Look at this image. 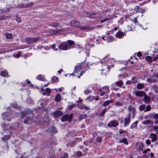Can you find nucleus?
I'll list each match as a JSON object with an SVG mask.
<instances>
[{
  "instance_id": "bf43d9fd",
  "label": "nucleus",
  "mask_w": 158,
  "mask_h": 158,
  "mask_svg": "<svg viewBox=\"0 0 158 158\" xmlns=\"http://www.w3.org/2000/svg\"><path fill=\"white\" fill-rule=\"evenodd\" d=\"M105 94V93L104 92H102L100 94V95L101 96L104 95Z\"/></svg>"
},
{
  "instance_id": "f704fd0d",
  "label": "nucleus",
  "mask_w": 158,
  "mask_h": 158,
  "mask_svg": "<svg viewBox=\"0 0 158 158\" xmlns=\"http://www.w3.org/2000/svg\"><path fill=\"white\" fill-rule=\"evenodd\" d=\"M58 78L57 77H53L52 79V83H54L57 81L58 80Z\"/></svg>"
},
{
  "instance_id": "e2e57ef3",
  "label": "nucleus",
  "mask_w": 158,
  "mask_h": 158,
  "mask_svg": "<svg viewBox=\"0 0 158 158\" xmlns=\"http://www.w3.org/2000/svg\"><path fill=\"white\" fill-rule=\"evenodd\" d=\"M63 89V88L62 87L61 88H60L59 89V91L60 92H61L62 90Z\"/></svg>"
},
{
  "instance_id": "864d4df0",
  "label": "nucleus",
  "mask_w": 158,
  "mask_h": 158,
  "mask_svg": "<svg viewBox=\"0 0 158 158\" xmlns=\"http://www.w3.org/2000/svg\"><path fill=\"white\" fill-rule=\"evenodd\" d=\"M146 143L147 145H149L151 143L150 140L149 139H148L146 140Z\"/></svg>"
},
{
  "instance_id": "aec40b11",
  "label": "nucleus",
  "mask_w": 158,
  "mask_h": 158,
  "mask_svg": "<svg viewBox=\"0 0 158 158\" xmlns=\"http://www.w3.org/2000/svg\"><path fill=\"white\" fill-rule=\"evenodd\" d=\"M122 142L126 145L128 144V142L127 138H124L122 140H120L119 141V143H121Z\"/></svg>"
},
{
  "instance_id": "cd10ccee",
  "label": "nucleus",
  "mask_w": 158,
  "mask_h": 158,
  "mask_svg": "<svg viewBox=\"0 0 158 158\" xmlns=\"http://www.w3.org/2000/svg\"><path fill=\"white\" fill-rule=\"evenodd\" d=\"M151 122V121L149 120H148L147 121H143L142 122V124L144 125H147L150 124Z\"/></svg>"
},
{
  "instance_id": "338daca9",
  "label": "nucleus",
  "mask_w": 158,
  "mask_h": 158,
  "mask_svg": "<svg viewBox=\"0 0 158 158\" xmlns=\"http://www.w3.org/2000/svg\"><path fill=\"white\" fill-rule=\"evenodd\" d=\"M27 83L28 84H30L31 83V82L30 81H28V80H27Z\"/></svg>"
},
{
  "instance_id": "6e6552de",
  "label": "nucleus",
  "mask_w": 158,
  "mask_h": 158,
  "mask_svg": "<svg viewBox=\"0 0 158 158\" xmlns=\"http://www.w3.org/2000/svg\"><path fill=\"white\" fill-rule=\"evenodd\" d=\"M134 93L137 97H143L146 95L145 92L142 91L137 90L135 91Z\"/></svg>"
},
{
  "instance_id": "4468645a",
  "label": "nucleus",
  "mask_w": 158,
  "mask_h": 158,
  "mask_svg": "<svg viewBox=\"0 0 158 158\" xmlns=\"http://www.w3.org/2000/svg\"><path fill=\"white\" fill-rule=\"evenodd\" d=\"M78 27L81 30H90L92 29L93 28L91 27H89L87 26H81L79 24V26H78Z\"/></svg>"
},
{
  "instance_id": "4be33fe9",
  "label": "nucleus",
  "mask_w": 158,
  "mask_h": 158,
  "mask_svg": "<svg viewBox=\"0 0 158 158\" xmlns=\"http://www.w3.org/2000/svg\"><path fill=\"white\" fill-rule=\"evenodd\" d=\"M113 102V100L111 99L109 100L106 101L103 104V105L105 106L108 105L109 103Z\"/></svg>"
},
{
  "instance_id": "bb28decb",
  "label": "nucleus",
  "mask_w": 158,
  "mask_h": 158,
  "mask_svg": "<svg viewBox=\"0 0 158 158\" xmlns=\"http://www.w3.org/2000/svg\"><path fill=\"white\" fill-rule=\"evenodd\" d=\"M21 55V53L20 52H17V54H14L13 55V56L15 58H19V57Z\"/></svg>"
},
{
  "instance_id": "9d476101",
  "label": "nucleus",
  "mask_w": 158,
  "mask_h": 158,
  "mask_svg": "<svg viewBox=\"0 0 158 158\" xmlns=\"http://www.w3.org/2000/svg\"><path fill=\"white\" fill-rule=\"evenodd\" d=\"M41 93L44 95H46L48 96L49 95V89L48 88H46L45 90L43 88H41Z\"/></svg>"
},
{
  "instance_id": "412c9836",
  "label": "nucleus",
  "mask_w": 158,
  "mask_h": 158,
  "mask_svg": "<svg viewBox=\"0 0 158 158\" xmlns=\"http://www.w3.org/2000/svg\"><path fill=\"white\" fill-rule=\"evenodd\" d=\"M1 75L3 77H6L8 76V73L5 71H3L1 72Z\"/></svg>"
},
{
  "instance_id": "680f3d73",
  "label": "nucleus",
  "mask_w": 158,
  "mask_h": 158,
  "mask_svg": "<svg viewBox=\"0 0 158 158\" xmlns=\"http://www.w3.org/2000/svg\"><path fill=\"white\" fill-rule=\"evenodd\" d=\"M151 157H152L154 156V154L153 153L151 152L150 154Z\"/></svg>"
},
{
  "instance_id": "ddd939ff",
  "label": "nucleus",
  "mask_w": 158,
  "mask_h": 158,
  "mask_svg": "<svg viewBox=\"0 0 158 158\" xmlns=\"http://www.w3.org/2000/svg\"><path fill=\"white\" fill-rule=\"evenodd\" d=\"M128 110L130 113H132L133 114V117H134L135 113V109L133 107L129 106L128 107Z\"/></svg>"
},
{
  "instance_id": "c03bdc74",
  "label": "nucleus",
  "mask_w": 158,
  "mask_h": 158,
  "mask_svg": "<svg viewBox=\"0 0 158 158\" xmlns=\"http://www.w3.org/2000/svg\"><path fill=\"white\" fill-rule=\"evenodd\" d=\"M6 35L7 38H10L12 37V35L10 33H6Z\"/></svg>"
},
{
  "instance_id": "1a4fd4ad",
  "label": "nucleus",
  "mask_w": 158,
  "mask_h": 158,
  "mask_svg": "<svg viewBox=\"0 0 158 158\" xmlns=\"http://www.w3.org/2000/svg\"><path fill=\"white\" fill-rule=\"evenodd\" d=\"M118 123L117 121L114 120L109 123L107 125L108 127H115L116 126H118Z\"/></svg>"
},
{
  "instance_id": "5701e85b",
  "label": "nucleus",
  "mask_w": 158,
  "mask_h": 158,
  "mask_svg": "<svg viewBox=\"0 0 158 158\" xmlns=\"http://www.w3.org/2000/svg\"><path fill=\"white\" fill-rule=\"evenodd\" d=\"M147 61L149 63H152V58L150 56H147L145 58Z\"/></svg>"
},
{
  "instance_id": "3c124183",
  "label": "nucleus",
  "mask_w": 158,
  "mask_h": 158,
  "mask_svg": "<svg viewBox=\"0 0 158 158\" xmlns=\"http://www.w3.org/2000/svg\"><path fill=\"white\" fill-rule=\"evenodd\" d=\"M109 20V19L106 18V19H104L102 20L101 21V23H102L106 21Z\"/></svg>"
},
{
  "instance_id": "6e6d98bb",
  "label": "nucleus",
  "mask_w": 158,
  "mask_h": 158,
  "mask_svg": "<svg viewBox=\"0 0 158 158\" xmlns=\"http://www.w3.org/2000/svg\"><path fill=\"white\" fill-rule=\"evenodd\" d=\"M90 91L89 90H86L85 91L84 93L85 94H87L88 93H90Z\"/></svg>"
},
{
  "instance_id": "7c9ffc66",
  "label": "nucleus",
  "mask_w": 158,
  "mask_h": 158,
  "mask_svg": "<svg viewBox=\"0 0 158 158\" xmlns=\"http://www.w3.org/2000/svg\"><path fill=\"white\" fill-rule=\"evenodd\" d=\"M116 35L118 37H121L122 36L124 35V34L123 32H117L116 34Z\"/></svg>"
},
{
  "instance_id": "2eb2a0df",
  "label": "nucleus",
  "mask_w": 158,
  "mask_h": 158,
  "mask_svg": "<svg viewBox=\"0 0 158 158\" xmlns=\"http://www.w3.org/2000/svg\"><path fill=\"white\" fill-rule=\"evenodd\" d=\"M135 147L137 150L140 151L143 149V145L142 143H137Z\"/></svg>"
},
{
  "instance_id": "dca6fc26",
  "label": "nucleus",
  "mask_w": 158,
  "mask_h": 158,
  "mask_svg": "<svg viewBox=\"0 0 158 158\" xmlns=\"http://www.w3.org/2000/svg\"><path fill=\"white\" fill-rule=\"evenodd\" d=\"M151 137L152 138V142H155L157 139V135L155 134H154V133L151 134Z\"/></svg>"
},
{
  "instance_id": "20e7f679",
  "label": "nucleus",
  "mask_w": 158,
  "mask_h": 158,
  "mask_svg": "<svg viewBox=\"0 0 158 158\" xmlns=\"http://www.w3.org/2000/svg\"><path fill=\"white\" fill-rule=\"evenodd\" d=\"M40 40V38H27L26 39L27 44H33Z\"/></svg>"
},
{
  "instance_id": "b1692460",
  "label": "nucleus",
  "mask_w": 158,
  "mask_h": 158,
  "mask_svg": "<svg viewBox=\"0 0 158 158\" xmlns=\"http://www.w3.org/2000/svg\"><path fill=\"white\" fill-rule=\"evenodd\" d=\"M37 79L39 80L44 81V78L43 76L41 75H38L37 77Z\"/></svg>"
},
{
  "instance_id": "79ce46f5",
  "label": "nucleus",
  "mask_w": 158,
  "mask_h": 158,
  "mask_svg": "<svg viewBox=\"0 0 158 158\" xmlns=\"http://www.w3.org/2000/svg\"><path fill=\"white\" fill-rule=\"evenodd\" d=\"M147 81L148 82H150V83L153 82H155L156 81V80H154V79H151L150 78H148L147 80Z\"/></svg>"
},
{
  "instance_id": "a878e982",
  "label": "nucleus",
  "mask_w": 158,
  "mask_h": 158,
  "mask_svg": "<svg viewBox=\"0 0 158 158\" xmlns=\"http://www.w3.org/2000/svg\"><path fill=\"white\" fill-rule=\"evenodd\" d=\"M144 84L142 83H139L138 84L137 86V88L139 89H141L143 88Z\"/></svg>"
},
{
  "instance_id": "f03ea898",
  "label": "nucleus",
  "mask_w": 158,
  "mask_h": 158,
  "mask_svg": "<svg viewBox=\"0 0 158 158\" xmlns=\"http://www.w3.org/2000/svg\"><path fill=\"white\" fill-rule=\"evenodd\" d=\"M2 117L4 120L8 122L10 121L11 118H13L12 115L10 113L7 112L3 113L2 114Z\"/></svg>"
},
{
  "instance_id": "f8f14e48",
  "label": "nucleus",
  "mask_w": 158,
  "mask_h": 158,
  "mask_svg": "<svg viewBox=\"0 0 158 158\" xmlns=\"http://www.w3.org/2000/svg\"><path fill=\"white\" fill-rule=\"evenodd\" d=\"M70 24L73 26L78 27V26H79L80 23L78 21L74 20H72L70 22Z\"/></svg>"
},
{
  "instance_id": "13d9d810",
  "label": "nucleus",
  "mask_w": 158,
  "mask_h": 158,
  "mask_svg": "<svg viewBox=\"0 0 158 158\" xmlns=\"http://www.w3.org/2000/svg\"><path fill=\"white\" fill-rule=\"evenodd\" d=\"M137 55L138 56L140 57L141 56L142 54L141 52H138Z\"/></svg>"
},
{
  "instance_id": "c85d7f7f",
  "label": "nucleus",
  "mask_w": 158,
  "mask_h": 158,
  "mask_svg": "<svg viewBox=\"0 0 158 158\" xmlns=\"http://www.w3.org/2000/svg\"><path fill=\"white\" fill-rule=\"evenodd\" d=\"M79 108L81 109H85L88 110L89 108L87 106H85L84 105H82L79 106Z\"/></svg>"
},
{
  "instance_id": "49530a36",
  "label": "nucleus",
  "mask_w": 158,
  "mask_h": 158,
  "mask_svg": "<svg viewBox=\"0 0 158 158\" xmlns=\"http://www.w3.org/2000/svg\"><path fill=\"white\" fill-rule=\"evenodd\" d=\"M68 156V153H65L64 154V156L61 157L60 158H67Z\"/></svg>"
},
{
  "instance_id": "58836bf2",
  "label": "nucleus",
  "mask_w": 158,
  "mask_h": 158,
  "mask_svg": "<svg viewBox=\"0 0 158 158\" xmlns=\"http://www.w3.org/2000/svg\"><path fill=\"white\" fill-rule=\"evenodd\" d=\"M74 104H69L68 106V108L69 109H72L73 107L74 106Z\"/></svg>"
},
{
  "instance_id": "c9c22d12",
  "label": "nucleus",
  "mask_w": 158,
  "mask_h": 158,
  "mask_svg": "<svg viewBox=\"0 0 158 158\" xmlns=\"http://www.w3.org/2000/svg\"><path fill=\"white\" fill-rule=\"evenodd\" d=\"M115 84H116L117 86H120L122 85L123 82L121 81H120L116 82Z\"/></svg>"
},
{
  "instance_id": "f257e3e1",
  "label": "nucleus",
  "mask_w": 158,
  "mask_h": 158,
  "mask_svg": "<svg viewBox=\"0 0 158 158\" xmlns=\"http://www.w3.org/2000/svg\"><path fill=\"white\" fill-rule=\"evenodd\" d=\"M19 3L17 6L21 8H27L30 7L33 5L32 2H29L28 1L24 0H18Z\"/></svg>"
},
{
  "instance_id": "f3484780",
  "label": "nucleus",
  "mask_w": 158,
  "mask_h": 158,
  "mask_svg": "<svg viewBox=\"0 0 158 158\" xmlns=\"http://www.w3.org/2000/svg\"><path fill=\"white\" fill-rule=\"evenodd\" d=\"M50 132L52 134H55L57 132V130L54 127H51L50 128Z\"/></svg>"
},
{
  "instance_id": "ea45409f",
  "label": "nucleus",
  "mask_w": 158,
  "mask_h": 158,
  "mask_svg": "<svg viewBox=\"0 0 158 158\" xmlns=\"http://www.w3.org/2000/svg\"><path fill=\"white\" fill-rule=\"evenodd\" d=\"M52 26H53L54 27H56L58 26L59 25V24L58 23H52L51 25Z\"/></svg>"
},
{
  "instance_id": "774afa93",
  "label": "nucleus",
  "mask_w": 158,
  "mask_h": 158,
  "mask_svg": "<svg viewBox=\"0 0 158 158\" xmlns=\"http://www.w3.org/2000/svg\"><path fill=\"white\" fill-rule=\"evenodd\" d=\"M157 75L156 74H154V75L153 76V77H157Z\"/></svg>"
},
{
  "instance_id": "473e14b6",
  "label": "nucleus",
  "mask_w": 158,
  "mask_h": 158,
  "mask_svg": "<svg viewBox=\"0 0 158 158\" xmlns=\"http://www.w3.org/2000/svg\"><path fill=\"white\" fill-rule=\"evenodd\" d=\"M67 42L68 44L69 45V48H70L72 45L74 43V41L72 40H68L67 41Z\"/></svg>"
},
{
  "instance_id": "c756f323",
  "label": "nucleus",
  "mask_w": 158,
  "mask_h": 158,
  "mask_svg": "<svg viewBox=\"0 0 158 158\" xmlns=\"http://www.w3.org/2000/svg\"><path fill=\"white\" fill-rule=\"evenodd\" d=\"M64 31V30H55L53 31V33H58L63 32Z\"/></svg>"
},
{
  "instance_id": "8fccbe9b",
  "label": "nucleus",
  "mask_w": 158,
  "mask_h": 158,
  "mask_svg": "<svg viewBox=\"0 0 158 158\" xmlns=\"http://www.w3.org/2000/svg\"><path fill=\"white\" fill-rule=\"evenodd\" d=\"M153 118L155 119H158V114H154L153 116Z\"/></svg>"
},
{
  "instance_id": "393cba45",
  "label": "nucleus",
  "mask_w": 158,
  "mask_h": 158,
  "mask_svg": "<svg viewBox=\"0 0 158 158\" xmlns=\"http://www.w3.org/2000/svg\"><path fill=\"white\" fill-rule=\"evenodd\" d=\"M152 88L154 90L155 93H158V87L156 85H154L152 86Z\"/></svg>"
},
{
  "instance_id": "9b49d317",
  "label": "nucleus",
  "mask_w": 158,
  "mask_h": 158,
  "mask_svg": "<svg viewBox=\"0 0 158 158\" xmlns=\"http://www.w3.org/2000/svg\"><path fill=\"white\" fill-rule=\"evenodd\" d=\"M53 114L56 118H57L63 115V113L61 111L57 110L54 112Z\"/></svg>"
},
{
  "instance_id": "09e8293b",
  "label": "nucleus",
  "mask_w": 158,
  "mask_h": 158,
  "mask_svg": "<svg viewBox=\"0 0 158 158\" xmlns=\"http://www.w3.org/2000/svg\"><path fill=\"white\" fill-rule=\"evenodd\" d=\"M97 141L98 142H101L102 141V139L100 137H98L97 138Z\"/></svg>"
},
{
  "instance_id": "39448f33",
  "label": "nucleus",
  "mask_w": 158,
  "mask_h": 158,
  "mask_svg": "<svg viewBox=\"0 0 158 158\" xmlns=\"http://www.w3.org/2000/svg\"><path fill=\"white\" fill-rule=\"evenodd\" d=\"M85 16L89 18H97L100 17V15L96 13L94 14L93 13H85L84 15Z\"/></svg>"
},
{
  "instance_id": "5fc2aeb1",
  "label": "nucleus",
  "mask_w": 158,
  "mask_h": 158,
  "mask_svg": "<svg viewBox=\"0 0 158 158\" xmlns=\"http://www.w3.org/2000/svg\"><path fill=\"white\" fill-rule=\"evenodd\" d=\"M16 21L19 23H20L21 22V19L19 18H17L16 19Z\"/></svg>"
},
{
  "instance_id": "37998d69",
  "label": "nucleus",
  "mask_w": 158,
  "mask_h": 158,
  "mask_svg": "<svg viewBox=\"0 0 158 158\" xmlns=\"http://www.w3.org/2000/svg\"><path fill=\"white\" fill-rule=\"evenodd\" d=\"M108 41L111 42L113 40V37L111 36H109L108 37Z\"/></svg>"
},
{
  "instance_id": "4c0bfd02",
  "label": "nucleus",
  "mask_w": 158,
  "mask_h": 158,
  "mask_svg": "<svg viewBox=\"0 0 158 158\" xmlns=\"http://www.w3.org/2000/svg\"><path fill=\"white\" fill-rule=\"evenodd\" d=\"M151 108L150 106H147L146 107V109L144 110V112H146L147 111H148L150 110Z\"/></svg>"
},
{
  "instance_id": "0e129e2a",
  "label": "nucleus",
  "mask_w": 158,
  "mask_h": 158,
  "mask_svg": "<svg viewBox=\"0 0 158 158\" xmlns=\"http://www.w3.org/2000/svg\"><path fill=\"white\" fill-rule=\"evenodd\" d=\"M147 152V151H146V150H144V151H143V153H144H144H146Z\"/></svg>"
},
{
  "instance_id": "a18cd8bd",
  "label": "nucleus",
  "mask_w": 158,
  "mask_h": 158,
  "mask_svg": "<svg viewBox=\"0 0 158 158\" xmlns=\"http://www.w3.org/2000/svg\"><path fill=\"white\" fill-rule=\"evenodd\" d=\"M76 154L77 156H82V153L81 151H79L77 152Z\"/></svg>"
},
{
  "instance_id": "de8ad7c7",
  "label": "nucleus",
  "mask_w": 158,
  "mask_h": 158,
  "mask_svg": "<svg viewBox=\"0 0 158 158\" xmlns=\"http://www.w3.org/2000/svg\"><path fill=\"white\" fill-rule=\"evenodd\" d=\"M122 103L120 102H117L115 104V105L116 106H121V105H122Z\"/></svg>"
},
{
  "instance_id": "a211bd4d",
  "label": "nucleus",
  "mask_w": 158,
  "mask_h": 158,
  "mask_svg": "<svg viewBox=\"0 0 158 158\" xmlns=\"http://www.w3.org/2000/svg\"><path fill=\"white\" fill-rule=\"evenodd\" d=\"M61 96L59 94H57L55 98V101L57 102H60L61 100Z\"/></svg>"
},
{
  "instance_id": "6ab92c4d",
  "label": "nucleus",
  "mask_w": 158,
  "mask_h": 158,
  "mask_svg": "<svg viewBox=\"0 0 158 158\" xmlns=\"http://www.w3.org/2000/svg\"><path fill=\"white\" fill-rule=\"evenodd\" d=\"M144 96L145 97L144 98V100L145 103H147L150 101V98L149 97L146 95Z\"/></svg>"
},
{
  "instance_id": "72a5a7b5",
  "label": "nucleus",
  "mask_w": 158,
  "mask_h": 158,
  "mask_svg": "<svg viewBox=\"0 0 158 158\" xmlns=\"http://www.w3.org/2000/svg\"><path fill=\"white\" fill-rule=\"evenodd\" d=\"M138 123V121H136L131 126L130 128L132 129L134 127H135L136 126Z\"/></svg>"
},
{
  "instance_id": "e433bc0d",
  "label": "nucleus",
  "mask_w": 158,
  "mask_h": 158,
  "mask_svg": "<svg viewBox=\"0 0 158 158\" xmlns=\"http://www.w3.org/2000/svg\"><path fill=\"white\" fill-rule=\"evenodd\" d=\"M145 105H142L139 106V108L140 111H142L145 109Z\"/></svg>"
},
{
  "instance_id": "4d7b16f0",
  "label": "nucleus",
  "mask_w": 158,
  "mask_h": 158,
  "mask_svg": "<svg viewBox=\"0 0 158 158\" xmlns=\"http://www.w3.org/2000/svg\"><path fill=\"white\" fill-rule=\"evenodd\" d=\"M158 58V54L157 55H156V56L154 57L153 58V60L154 61H155Z\"/></svg>"
},
{
  "instance_id": "603ef678",
  "label": "nucleus",
  "mask_w": 158,
  "mask_h": 158,
  "mask_svg": "<svg viewBox=\"0 0 158 158\" xmlns=\"http://www.w3.org/2000/svg\"><path fill=\"white\" fill-rule=\"evenodd\" d=\"M55 44L52 45L51 46V48H52V49H54V50H55L57 51V48L55 49Z\"/></svg>"
},
{
  "instance_id": "69168bd1",
  "label": "nucleus",
  "mask_w": 158,
  "mask_h": 158,
  "mask_svg": "<svg viewBox=\"0 0 158 158\" xmlns=\"http://www.w3.org/2000/svg\"><path fill=\"white\" fill-rule=\"evenodd\" d=\"M62 71H63V70H62V69H61V70H59V71H58V73H60Z\"/></svg>"
},
{
  "instance_id": "7ed1b4c3",
  "label": "nucleus",
  "mask_w": 158,
  "mask_h": 158,
  "mask_svg": "<svg viewBox=\"0 0 158 158\" xmlns=\"http://www.w3.org/2000/svg\"><path fill=\"white\" fill-rule=\"evenodd\" d=\"M73 117V114L71 113L70 115L65 114L61 118L62 122H65L68 121L69 122H70Z\"/></svg>"
},
{
  "instance_id": "a19ab883",
  "label": "nucleus",
  "mask_w": 158,
  "mask_h": 158,
  "mask_svg": "<svg viewBox=\"0 0 158 158\" xmlns=\"http://www.w3.org/2000/svg\"><path fill=\"white\" fill-rule=\"evenodd\" d=\"M81 66L79 64H77L75 67V70H78L80 69Z\"/></svg>"
},
{
  "instance_id": "2f4dec72",
  "label": "nucleus",
  "mask_w": 158,
  "mask_h": 158,
  "mask_svg": "<svg viewBox=\"0 0 158 158\" xmlns=\"http://www.w3.org/2000/svg\"><path fill=\"white\" fill-rule=\"evenodd\" d=\"M106 109H104L103 111H102L100 114L99 115L101 117L104 116V114L106 111Z\"/></svg>"
},
{
  "instance_id": "052dcab7",
  "label": "nucleus",
  "mask_w": 158,
  "mask_h": 158,
  "mask_svg": "<svg viewBox=\"0 0 158 158\" xmlns=\"http://www.w3.org/2000/svg\"><path fill=\"white\" fill-rule=\"evenodd\" d=\"M18 156H16V157L17 158H25L23 157V156L22 157H19V156H21V155L20 154H18Z\"/></svg>"
},
{
  "instance_id": "0eeeda50",
  "label": "nucleus",
  "mask_w": 158,
  "mask_h": 158,
  "mask_svg": "<svg viewBox=\"0 0 158 158\" xmlns=\"http://www.w3.org/2000/svg\"><path fill=\"white\" fill-rule=\"evenodd\" d=\"M131 117V114L130 113H129L127 114V116L124 118V126L125 127L127 126L129 124L130 122Z\"/></svg>"
},
{
  "instance_id": "423d86ee",
  "label": "nucleus",
  "mask_w": 158,
  "mask_h": 158,
  "mask_svg": "<svg viewBox=\"0 0 158 158\" xmlns=\"http://www.w3.org/2000/svg\"><path fill=\"white\" fill-rule=\"evenodd\" d=\"M59 48L62 50H67L69 48L68 44L66 43H63L58 46Z\"/></svg>"
}]
</instances>
